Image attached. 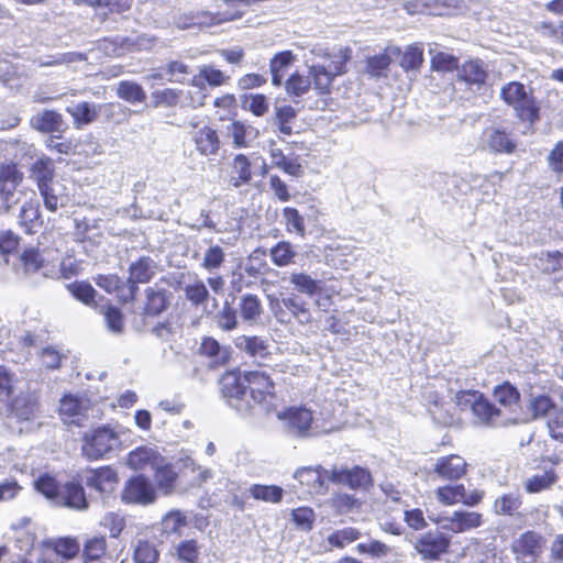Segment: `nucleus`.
<instances>
[{
  "label": "nucleus",
  "mask_w": 563,
  "mask_h": 563,
  "mask_svg": "<svg viewBox=\"0 0 563 563\" xmlns=\"http://www.w3.org/2000/svg\"><path fill=\"white\" fill-rule=\"evenodd\" d=\"M309 65V75L313 86L320 92H329L334 78L345 71V64L351 58V48L338 47L329 49L317 45L305 55Z\"/></svg>",
  "instance_id": "nucleus-1"
},
{
  "label": "nucleus",
  "mask_w": 563,
  "mask_h": 563,
  "mask_svg": "<svg viewBox=\"0 0 563 563\" xmlns=\"http://www.w3.org/2000/svg\"><path fill=\"white\" fill-rule=\"evenodd\" d=\"M500 98L510 106L516 117L522 121L533 124L540 119V107L537 102L532 89L523 84L511 81L505 85L500 90Z\"/></svg>",
  "instance_id": "nucleus-2"
},
{
  "label": "nucleus",
  "mask_w": 563,
  "mask_h": 563,
  "mask_svg": "<svg viewBox=\"0 0 563 563\" xmlns=\"http://www.w3.org/2000/svg\"><path fill=\"white\" fill-rule=\"evenodd\" d=\"M456 405L462 410L470 409L475 422L487 427H508L507 420L497 406L478 391H461L456 395Z\"/></svg>",
  "instance_id": "nucleus-3"
},
{
  "label": "nucleus",
  "mask_w": 563,
  "mask_h": 563,
  "mask_svg": "<svg viewBox=\"0 0 563 563\" xmlns=\"http://www.w3.org/2000/svg\"><path fill=\"white\" fill-rule=\"evenodd\" d=\"M124 431L121 427L101 426L87 431L84 435L82 453L89 460H98L121 445Z\"/></svg>",
  "instance_id": "nucleus-4"
},
{
  "label": "nucleus",
  "mask_w": 563,
  "mask_h": 563,
  "mask_svg": "<svg viewBox=\"0 0 563 563\" xmlns=\"http://www.w3.org/2000/svg\"><path fill=\"white\" fill-rule=\"evenodd\" d=\"M495 401L498 404V410L506 418L507 426H515L525 422L521 415L520 394L517 388L509 383L498 385L493 393Z\"/></svg>",
  "instance_id": "nucleus-5"
},
{
  "label": "nucleus",
  "mask_w": 563,
  "mask_h": 563,
  "mask_svg": "<svg viewBox=\"0 0 563 563\" xmlns=\"http://www.w3.org/2000/svg\"><path fill=\"white\" fill-rule=\"evenodd\" d=\"M221 390L229 404L239 411H247L253 404L247 398V386L244 382V374L227 373L221 378Z\"/></svg>",
  "instance_id": "nucleus-6"
},
{
  "label": "nucleus",
  "mask_w": 563,
  "mask_h": 563,
  "mask_svg": "<svg viewBox=\"0 0 563 563\" xmlns=\"http://www.w3.org/2000/svg\"><path fill=\"white\" fill-rule=\"evenodd\" d=\"M277 418L284 422L287 431L292 435L308 437L318 433V431L310 432L313 417L311 410L305 407H289L278 411Z\"/></svg>",
  "instance_id": "nucleus-7"
},
{
  "label": "nucleus",
  "mask_w": 563,
  "mask_h": 563,
  "mask_svg": "<svg viewBox=\"0 0 563 563\" xmlns=\"http://www.w3.org/2000/svg\"><path fill=\"white\" fill-rule=\"evenodd\" d=\"M482 515L475 511H454L450 516L429 515V519L440 528L461 533L479 527L483 522Z\"/></svg>",
  "instance_id": "nucleus-8"
},
{
  "label": "nucleus",
  "mask_w": 563,
  "mask_h": 563,
  "mask_svg": "<svg viewBox=\"0 0 563 563\" xmlns=\"http://www.w3.org/2000/svg\"><path fill=\"white\" fill-rule=\"evenodd\" d=\"M247 386V398L253 404H266L274 398L275 385L264 371H250L244 373Z\"/></svg>",
  "instance_id": "nucleus-9"
},
{
  "label": "nucleus",
  "mask_w": 563,
  "mask_h": 563,
  "mask_svg": "<svg viewBox=\"0 0 563 563\" xmlns=\"http://www.w3.org/2000/svg\"><path fill=\"white\" fill-rule=\"evenodd\" d=\"M125 504L150 505L156 499V492L152 482L142 476H135L125 483L121 495Z\"/></svg>",
  "instance_id": "nucleus-10"
},
{
  "label": "nucleus",
  "mask_w": 563,
  "mask_h": 563,
  "mask_svg": "<svg viewBox=\"0 0 563 563\" xmlns=\"http://www.w3.org/2000/svg\"><path fill=\"white\" fill-rule=\"evenodd\" d=\"M450 545V539L445 534L434 531L422 534L415 543V549L428 560H437L445 553Z\"/></svg>",
  "instance_id": "nucleus-11"
},
{
  "label": "nucleus",
  "mask_w": 563,
  "mask_h": 563,
  "mask_svg": "<svg viewBox=\"0 0 563 563\" xmlns=\"http://www.w3.org/2000/svg\"><path fill=\"white\" fill-rule=\"evenodd\" d=\"M329 479L334 484L347 485L352 489L365 488L372 483L371 473L363 467H334L329 473Z\"/></svg>",
  "instance_id": "nucleus-12"
},
{
  "label": "nucleus",
  "mask_w": 563,
  "mask_h": 563,
  "mask_svg": "<svg viewBox=\"0 0 563 563\" xmlns=\"http://www.w3.org/2000/svg\"><path fill=\"white\" fill-rule=\"evenodd\" d=\"M432 472L441 479L459 481L466 475L467 463L462 456L450 454L439 457L433 464Z\"/></svg>",
  "instance_id": "nucleus-13"
},
{
  "label": "nucleus",
  "mask_w": 563,
  "mask_h": 563,
  "mask_svg": "<svg viewBox=\"0 0 563 563\" xmlns=\"http://www.w3.org/2000/svg\"><path fill=\"white\" fill-rule=\"evenodd\" d=\"M196 130L191 132V140L196 150L203 156L217 155L220 148V139L214 129L209 125L198 126L191 123Z\"/></svg>",
  "instance_id": "nucleus-14"
},
{
  "label": "nucleus",
  "mask_w": 563,
  "mask_h": 563,
  "mask_svg": "<svg viewBox=\"0 0 563 563\" xmlns=\"http://www.w3.org/2000/svg\"><path fill=\"white\" fill-rule=\"evenodd\" d=\"M541 537L528 531L514 541L512 549L518 560L522 563H532L541 552Z\"/></svg>",
  "instance_id": "nucleus-15"
},
{
  "label": "nucleus",
  "mask_w": 563,
  "mask_h": 563,
  "mask_svg": "<svg viewBox=\"0 0 563 563\" xmlns=\"http://www.w3.org/2000/svg\"><path fill=\"white\" fill-rule=\"evenodd\" d=\"M30 125L42 133H62L65 130L62 114L54 110H43L32 115Z\"/></svg>",
  "instance_id": "nucleus-16"
},
{
  "label": "nucleus",
  "mask_w": 563,
  "mask_h": 563,
  "mask_svg": "<svg viewBox=\"0 0 563 563\" xmlns=\"http://www.w3.org/2000/svg\"><path fill=\"white\" fill-rule=\"evenodd\" d=\"M482 146L496 153H512L516 142L504 131L496 128L486 129L482 135Z\"/></svg>",
  "instance_id": "nucleus-17"
},
{
  "label": "nucleus",
  "mask_w": 563,
  "mask_h": 563,
  "mask_svg": "<svg viewBox=\"0 0 563 563\" xmlns=\"http://www.w3.org/2000/svg\"><path fill=\"white\" fill-rule=\"evenodd\" d=\"M164 462L163 456L153 448L140 446L130 452L126 456V465L132 470H145L161 465Z\"/></svg>",
  "instance_id": "nucleus-18"
},
{
  "label": "nucleus",
  "mask_w": 563,
  "mask_h": 563,
  "mask_svg": "<svg viewBox=\"0 0 563 563\" xmlns=\"http://www.w3.org/2000/svg\"><path fill=\"white\" fill-rule=\"evenodd\" d=\"M87 486L95 488L101 494L114 490L118 483V475L111 467H102L96 471H89L85 477Z\"/></svg>",
  "instance_id": "nucleus-19"
},
{
  "label": "nucleus",
  "mask_w": 563,
  "mask_h": 563,
  "mask_svg": "<svg viewBox=\"0 0 563 563\" xmlns=\"http://www.w3.org/2000/svg\"><path fill=\"white\" fill-rule=\"evenodd\" d=\"M18 219L26 233L34 232L42 224L40 202L34 191H31V198L22 203Z\"/></svg>",
  "instance_id": "nucleus-20"
},
{
  "label": "nucleus",
  "mask_w": 563,
  "mask_h": 563,
  "mask_svg": "<svg viewBox=\"0 0 563 563\" xmlns=\"http://www.w3.org/2000/svg\"><path fill=\"white\" fill-rule=\"evenodd\" d=\"M207 97L208 89L206 84L194 75L189 81V87L180 89V107L200 108L205 106Z\"/></svg>",
  "instance_id": "nucleus-21"
},
{
  "label": "nucleus",
  "mask_w": 563,
  "mask_h": 563,
  "mask_svg": "<svg viewBox=\"0 0 563 563\" xmlns=\"http://www.w3.org/2000/svg\"><path fill=\"white\" fill-rule=\"evenodd\" d=\"M268 146L272 166L294 177H300L303 174V167L301 164L296 159L287 158L283 151L276 146L275 141H269Z\"/></svg>",
  "instance_id": "nucleus-22"
},
{
  "label": "nucleus",
  "mask_w": 563,
  "mask_h": 563,
  "mask_svg": "<svg viewBox=\"0 0 563 563\" xmlns=\"http://www.w3.org/2000/svg\"><path fill=\"white\" fill-rule=\"evenodd\" d=\"M23 173L14 164H7L0 167V192L4 196L7 209L10 208L8 200L16 187L23 180Z\"/></svg>",
  "instance_id": "nucleus-23"
},
{
  "label": "nucleus",
  "mask_w": 563,
  "mask_h": 563,
  "mask_svg": "<svg viewBox=\"0 0 563 563\" xmlns=\"http://www.w3.org/2000/svg\"><path fill=\"white\" fill-rule=\"evenodd\" d=\"M75 510H86L88 501L85 496L84 488L79 484L69 483L65 485L60 492L57 504Z\"/></svg>",
  "instance_id": "nucleus-24"
},
{
  "label": "nucleus",
  "mask_w": 563,
  "mask_h": 563,
  "mask_svg": "<svg viewBox=\"0 0 563 563\" xmlns=\"http://www.w3.org/2000/svg\"><path fill=\"white\" fill-rule=\"evenodd\" d=\"M329 471L318 465L316 467H301L297 470L294 477L299 481L301 485L307 486L309 492H320L323 488V475L329 476Z\"/></svg>",
  "instance_id": "nucleus-25"
},
{
  "label": "nucleus",
  "mask_w": 563,
  "mask_h": 563,
  "mask_svg": "<svg viewBox=\"0 0 563 563\" xmlns=\"http://www.w3.org/2000/svg\"><path fill=\"white\" fill-rule=\"evenodd\" d=\"M155 274L154 262L150 257H142L137 262L130 266L129 283L132 284L130 287L131 296L133 297L136 290L135 284L147 283Z\"/></svg>",
  "instance_id": "nucleus-26"
},
{
  "label": "nucleus",
  "mask_w": 563,
  "mask_h": 563,
  "mask_svg": "<svg viewBox=\"0 0 563 563\" xmlns=\"http://www.w3.org/2000/svg\"><path fill=\"white\" fill-rule=\"evenodd\" d=\"M43 197L44 205L49 211H56L66 205L65 188L59 181H51L46 186L38 188Z\"/></svg>",
  "instance_id": "nucleus-27"
},
{
  "label": "nucleus",
  "mask_w": 563,
  "mask_h": 563,
  "mask_svg": "<svg viewBox=\"0 0 563 563\" xmlns=\"http://www.w3.org/2000/svg\"><path fill=\"white\" fill-rule=\"evenodd\" d=\"M252 179L251 162L244 154H238L231 163L230 183L239 188Z\"/></svg>",
  "instance_id": "nucleus-28"
},
{
  "label": "nucleus",
  "mask_w": 563,
  "mask_h": 563,
  "mask_svg": "<svg viewBox=\"0 0 563 563\" xmlns=\"http://www.w3.org/2000/svg\"><path fill=\"white\" fill-rule=\"evenodd\" d=\"M30 178L33 179L37 188L46 186L54 180V164L48 156L38 157L30 167Z\"/></svg>",
  "instance_id": "nucleus-29"
},
{
  "label": "nucleus",
  "mask_w": 563,
  "mask_h": 563,
  "mask_svg": "<svg viewBox=\"0 0 563 563\" xmlns=\"http://www.w3.org/2000/svg\"><path fill=\"white\" fill-rule=\"evenodd\" d=\"M227 135L232 139L234 147H247L253 139L256 137V132L251 125H246L241 121H232L227 126Z\"/></svg>",
  "instance_id": "nucleus-30"
},
{
  "label": "nucleus",
  "mask_w": 563,
  "mask_h": 563,
  "mask_svg": "<svg viewBox=\"0 0 563 563\" xmlns=\"http://www.w3.org/2000/svg\"><path fill=\"white\" fill-rule=\"evenodd\" d=\"M487 78V71L481 60H468L459 70V79L468 85L481 86Z\"/></svg>",
  "instance_id": "nucleus-31"
},
{
  "label": "nucleus",
  "mask_w": 563,
  "mask_h": 563,
  "mask_svg": "<svg viewBox=\"0 0 563 563\" xmlns=\"http://www.w3.org/2000/svg\"><path fill=\"white\" fill-rule=\"evenodd\" d=\"M235 346L254 358H265L268 355L266 341L258 336L240 335L235 339Z\"/></svg>",
  "instance_id": "nucleus-32"
},
{
  "label": "nucleus",
  "mask_w": 563,
  "mask_h": 563,
  "mask_svg": "<svg viewBox=\"0 0 563 563\" xmlns=\"http://www.w3.org/2000/svg\"><path fill=\"white\" fill-rule=\"evenodd\" d=\"M77 129L93 122L99 113V107L89 102H80L67 108Z\"/></svg>",
  "instance_id": "nucleus-33"
},
{
  "label": "nucleus",
  "mask_w": 563,
  "mask_h": 563,
  "mask_svg": "<svg viewBox=\"0 0 563 563\" xmlns=\"http://www.w3.org/2000/svg\"><path fill=\"white\" fill-rule=\"evenodd\" d=\"M521 507V497L517 492H510L497 497L493 505V511L498 516H515Z\"/></svg>",
  "instance_id": "nucleus-34"
},
{
  "label": "nucleus",
  "mask_w": 563,
  "mask_h": 563,
  "mask_svg": "<svg viewBox=\"0 0 563 563\" xmlns=\"http://www.w3.org/2000/svg\"><path fill=\"white\" fill-rule=\"evenodd\" d=\"M295 56L290 51H284L276 54L269 63V69L272 73V84L276 87L282 85L288 67L294 63Z\"/></svg>",
  "instance_id": "nucleus-35"
},
{
  "label": "nucleus",
  "mask_w": 563,
  "mask_h": 563,
  "mask_svg": "<svg viewBox=\"0 0 563 563\" xmlns=\"http://www.w3.org/2000/svg\"><path fill=\"white\" fill-rule=\"evenodd\" d=\"M239 309L244 321L256 323L263 312L262 302L256 295L247 294L240 298Z\"/></svg>",
  "instance_id": "nucleus-36"
},
{
  "label": "nucleus",
  "mask_w": 563,
  "mask_h": 563,
  "mask_svg": "<svg viewBox=\"0 0 563 563\" xmlns=\"http://www.w3.org/2000/svg\"><path fill=\"white\" fill-rule=\"evenodd\" d=\"M297 110L291 106L275 107L274 123L283 135H291Z\"/></svg>",
  "instance_id": "nucleus-37"
},
{
  "label": "nucleus",
  "mask_w": 563,
  "mask_h": 563,
  "mask_svg": "<svg viewBox=\"0 0 563 563\" xmlns=\"http://www.w3.org/2000/svg\"><path fill=\"white\" fill-rule=\"evenodd\" d=\"M87 405L82 399L67 395L60 399L59 413L66 420L70 419L75 422V418L79 416H86Z\"/></svg>",
  "instance_id": "nucleus-38"
},
{
  "label": "nucleus",
  "mask_w": 563,
  "mask_h": 563,
  "mask_svg": "<svg viewBox=\"0 0 563 563\" xmlns=\"http://www.w3.org/2000/svg\"><path fill=\"white\" fill-rule=\"evenodd\" d=\"M464 496L463 484H449L438 487L434 490V498L443 506H453L461 503V498Z\"/></svg>",
  "instance_id": "nucleus-39"
},
{
  "label": "nucleus",
  "mask_w": 563,
  "mask_h": 563,
  "mask_svg": "<svg viewBox=\"0 0 563 563\" xmlns=\"http://www.w3.org/2000/svg\"><path fill=\"white\" fill-rule=\"evenodd\" d=\"M290 283L297 291L310 297L321 292L322 289L320 280L305 273H292L290 275Z\"/></svg>",
  "instance_id": "nucleus-40"
},
{
  "label": "nucleus",
  "mask_w": 563,
  "mask_h": 563,
  "mask_svg": "<svg viewBox=\"0 0 563 563\" xmlns=\"http://www.w3.org/2000/svg\"><path fill=\"white\" fill-rule=\"evenodd\" d=\"M159 552L154 541L139 539L134 547L133 559L135 563H156Z\"/></svg>",
  "instance_id": "nucleus-41"
},
{
  "label": "nucleus",
  "mask_w": 563,
  "mask_h": 563,
  "mask_svg": "<svg viewBox=\"0 0 563 563\" xmlns=\"http://www.w3.org/2000/svg\"><path fill=\"white\" fill-rule=\"evenodd\" d=\"M117 95L119 98L133 104L144 102L146 99L144 89L139 84L129 80L119 82Z\"/></svg>",
  "instance_id": "nucleus-42"
},
{
  "label": "nucleus",
  "mask_w": 563,
  "mask_h": 563,
  "mask_svg": "<svg viewBox=\"0 0 563 563\" xmlns=\"http://www.w3.org/2000/svg\"><path fill=\"white\" fill-rule=\"evenodd\" d=\"M186 298L195 306H202L209 298L205 282L197 276L184 287Z\"/></svg>",
  "instance_id": "nucleus-43"
},
{
  "label": "nucleus",
  "mask_w": 563,
  "mask_h": 563,
  "mask_svg": "<svg viewBox=\"0 0 563 563\" xmlns=\"http://www.w3.org/2000/svg\"><path fill=\"white\" fill-rule=\"evenodd\" d=\"M107 550V541L104 537H93L86 541L84 545V562L97 563Z\"/></svg>",
  "instance_id": "nucleus-44"
},
{
  "label": "nucleus",
  "mask_w": 563,
  "mask_h": 563,
  "mask_svg": "<svg viewBox=\"0 0 563 563\" xmlns=\"http://www.w3.org/2000/svg\"><path fill=\"white\" fill-rule=\"evenodd\" d=\"M242 107L255 117H263L268 112V98L262 93H249L242 97Z\"/></svg>",
  "instance_id": "nucleus-45"
},
{
  "label": "nucleus",
  "mask_w": 563,
  "mask_h": 563,
  "mask_svg": "<svg viewBox=\"0 0 563 563\" xmlns=\"http://www.w3.org/2000/svg\"><path fill=\"white\" fill-rule=\"evenodd\" d=\"M161 525L164 533L179 536L183 529L188 526V520L180 510H172L163 517Z\"/></svg>",
  "instance_id": "nucleus-46"
},
{
  "label": "nucleus",
  "mask_w": 563,
  "mask_h": 563,
  "mask_svg": "<svg viewBox=\"0 0 563 563\" xmlns=\"http://www.w3.org/2000/svg\"><path fill=\"white\" fill-rule=\"evenodd\" d=\"M250 493L254 499L266 503H279L284 495V489L276 485H253Z\"/></svg>",
  "instance_id": "nucleus-47"
},
{
  "label": "nucleus",
  "mask_w": 563,
  "mask_h": 563,
  "mask_svg": "<svg viewBox=\"0 0 563 563\" xmlns=\"http://www.w3.org/2000/svg\"><path fill=\"white\" fill-rule=\"evenodd\" d=\"M200 353L202 355L213 358L216 364H223L229 358V351L221 346L218 341L212 338H205L200 345Z\"/></svg>",
  "instance_id": "nucleus-48"
},
{
  "label": "nucleus",
  "mask_w": 563,
  "mask_h": 563,
  "mask_svg": "<svg viewBox=\"0 0 563 563\" xmlns=\"http://www.w3.org/2000/svg\"><path fill=\"white\" fill-rule=\"evenodd\" d=\"M155 470V481L159 487L164 492V494H170L174 487V483L177 478V474L174 471L172 465L164 464L157 465L154 467Z\"/></svg>",
  "instance_id": "nucleus-49"
},
{
  "label": "nucleus",
  "mask_w": 563,
  "mask_h": 563,
  "mask_svg": "<svg viewBox=\"0 0 563 563\" xmlns=\"http://www.w3.org/2000/svg\"><path fill=\"white\" fill-rule=\"evenodd\" d=\"M361 537V532L353 527H345L343 529L335 530L327 538L329 545L342 549L346 544L356 541Z\"/></svg>",
  "instance_id": "nucleus-50"
},
{
  "label": "nucleus",
  "mask_w": 563,
  "mask_h": 563,
  "mask_svg": "<svg viewBox=\"0 0 563 563\" xmlns=\"http://www.w3.org/2000/svg\"><path fill=\"white\" fill-rule=\"evenodd\" d=\"M151 98L155 108L180 106V89H157L151 93Z\"/></svg>",
  "instance_id": "nucleus-51"
},
{
  "label": "nucleus",
  "mask_w": 563,
  "mask_h": 563,
  "mask_svg": "<svg viewBox=\"0 0 563 563\" xmlns=\"http://www.w3.org/2000/svg\"><path fill=\"white\" fill-rule=\"evenodd\" d=\"M12 411L20 419L29 420L37 411L36 399L32 396L16 397L12 402Z\"/></svg>",
  "instance_id": "nucleus-52"
},
{
  "label": "nucleus",
  "mask_w": 563,
  "mask_h": 563,
  "mask_svg": "<svg viewBox=\"0 0 563 563\" xmlns=\"http://www.w3.org/2000/svg\"><path fill=\"white\" fill-rule=\"evenodd\" d=\"M163 69L169 82L185 84L191 75L190 67L181 60H170Z\"/></svg>",
  "instance_id": "nucleus-53"
},
{
  "label": "nucleus",
  "mask_w": 563,
  "mask_h": 563,
  "mask_svg": "<svg viewBox=\"0 0 563 563\" xmlns=\"http://www.w3.org/2000/svg\"><path fill=\"white\" fill-rule=\"evenodd\" d=\"M556 479L553 472H543L526 479L525 489L530 494L540 493L550 488Z\"/></svg>",
  "instance_id": "nucleus-54"
},
{
  "label": "nucleus",
  "mask_w": 563,
  "mask_h": 563,
  "mask_svg": "<svg viewBox=\"0 0 563 563\" xmlns=\"http://www.w3.org/2000/svg\"><path fill=\"white\" fill-rule=\"evenodd\" d=\"M201 81L207 82L211 87H219L227 84L230 76L225 75L220 69L214 68L212 65H202L199 67L198 75H195Z\"/></svg>",
  "instance_id": "nucleus-55"
},
{
  "label": "nucleus",
  "mask_w": 563,
  "mask_h": 563,
  "mask_svg": "<svg viewBox=\"0 0 563 563\" xmlns=\"http://www.w3.org/2000/svg\"><path fill=\"white\" fill-rule=\"evenodd\" d=\"M391 54H399V49L397 47H390L385 53L369 57L367 60V71L372 76H379L389 66Z\"/></svg>",
  "instance_id": "nucleus-56"
},
{
  "label": "nucleus",
  "mask_w": 563,
  "mask_h": 563,
  "mask_svg": "<svg viewBox=\"0 0 563 563\" xmlns=\"http://www.w3.org/2000/svg\"><path fill=\"white\" fill-rule=\"evenodd\" d=\"M146 298L145 310L148 314H158L167 308L168 300L166 291L147 288Z\"/></svg>",
  "instance_id": "nucleus-57"
},
{
  "label": "nucleus",
  "mask_w": 563,
  "mask_h": 563,
  "mask_svg": "<svg viewBox=\"0 0 563 563\" xmlns=\"http://www.w3.org/2000/svg\"><path fill=\"white\" fill-rule=\"evenodd\" d=\"M296 252L288 242H279L271 250V257L275 265L287 266L294 262Z\"/></svg>",
  "instance_id": "nucleus-58"
},
{
  "label": "nucleus",
  "mask_w": 563,
  "mask_h": 563,
  "mask_svg": "<svg viewBox=\"0 0 563 563\" xmlns=\"http://www.w3.org/2000/svg\"><path fill=\"white\" fill-rule=\"evenodd\" d=\"M35 489L43 494L46 498L57 504L60 492L55 478L48 474L40 476L34 483Z\"/></svg>",
  "instance_id": "nucleus-59"
},
{
  "label": "nucleus",
  "mask_w": 563,
  "mask_h": 563,
  "mask_svg": "<svg viewBox=\"0 0 563 563\" xmlns=\"http://www.w3.org/2000/svg\"><path fill=\"white\" fill-rule=\"evenodd\" d=\"M225 254L223 249L219 245H211L203 254L201 266L208 272H213L222 266Z\"/></svg>",
  "instance_id": "nucleus-60"
},
{
  "label": "nucleus",
  "mask_w": 563,
  "mask_h": 563,
  "mask_svg": "<svg viewBox=\"0 0 563 563\" xmlns=\"http://www.w3.org/2000/svg\"><path fill=\"white\" fill-rule=\"evenodd\" d=\"M423 62V49L418 44L406 48L400 65L405 70L417 69Z\"/></svg>",
  "instance_id": "nucleus-61"
},
{
  "label": "nucleus",
  "mask_w": 563,
  "mask_h": 563,
  "mask_svg": "<svg viewBox=\"0 0 563 563\" xmlns=\"http://www.w3.org/2000/svg\"><path fill=\"white\" fill-rule=\"evenodd\" d=\"M200 553V547L196 540H184L176 547L177 558L187 563H195Z\"/></svg>",
  "instance_id": "nucleus-62"
},
{
  "label": "nucleus",
  "mask_w": 563,
  "mask_h": 563,
  "mask_svg": "<svg viewBox=\"0 0 563 563\" xmlns=\"http://www.w3.org/2000/svg\"><path fill=\"white\" fill-rule=\"evenodd\" d=\"M217 108L216 114L219 120L230 119L236 110V99L233 95L227 93L217 98L213 102Z\"/></svg>",
  "instance_id": "nucleus-63"
},
{
  "label": "nucleus",
  "mask_w": 563,
  "mask_h": 563,
  "mask_svg": "<svg viewBox=\"0 0 563 563\" xmlns=\"http://www.w3.org/2000/svg\"><path fill=\"white\" fill-rule=\"evenodd\" d=\"M548 165L554 174L563 177V141L556 143L549 153Z\"/></svg>",
  "instance_id": "nucleus-64"
}]
</instances>
